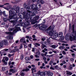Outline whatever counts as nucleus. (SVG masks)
Listing matches in <instances>:
<instances>
[{
	"instance_id": "nucleus-1",
	"label": "nucleus",
	"mask_w": 76,
	"mask_h": 76,
	"mask_svg": "<svg viewBox=\"0 0 76 76\" xmlns=\"http://www.w3.org/2000/svg\"><path fill=\"white\" fill-rule=\"evenodd\" d=\"M37 5H35V4H32L30 5L29 6V5H27V4L25 3L24 4V8L26 7V9L27 10V12L26 15H24V17L25 18V20L26 22V25H29V19L30 20L32 19V17L34 16L35 15L30 14H32V12L31 11L29 10L32 9V10H37Z\"/></svg>"
},
{
	"instance_id": "nucleus-2",
	"label": "nucleus",
	"mask_w": 76,
	"mask_h": 76,
	"mask_svg": "<svg viewBox=\"0 0 76 76\" xmlns=\"http://www.w3.org/2000/svg\"><path fill=\"white\" fill-rule=\"evenodd\" d=\"M12 10L9 11V15L10 16L9 17V20L11 19H16L17 18V15L16 13H18L19 12V8L16 5L14 6Z\"/></svg>"
},
{
	"instance_id": "nucleus-3",
	"label": "nucleus",
	"mask_w": 76,
	"mask_h": 76,
	"mask_svg": "<svg viewBox=\"0 0 76 76\" xmlns=\"http://www.w3.org/2000/svg\"><path fill=\"white\" fill-rule=\"evenodd\" d=\"M55 28V26L54 25L50 26L47 29V33H48L49 36L53 37V34H55L53 36L54 38H56L58 37V33L56 32V31H53Z\"/></svg>"
},
{
	"instance_id": "nucleus-4",
	"label": "nucleus",
	"mask_w": 76,
	"mask_h": 76,
	"mask_svg": "<svg viewBox=\"0 0 76 76\" xmlns=\"http://www.w3.org/2000/svg\"><path fill=\"white\" fill-rule=\"evenodd\" d=\"M75 26L74 25H72V32L71 33V35H70V33L66 34L65 37V39H67L69 38L71 41H73V40H75L76 38V31H75Z\"/></svg>"
},
{
	"instance_id": "nucleus-5",
	"label": "nucleus",
	"mask_w": 76,
	"mask_h": 76,
	"mask_svg": "<svg viewBox=\"0 0 76 76\" xmlns=\"http://www.w3.org/2000/svg\"><path fill=\"white\" fill-rule=\"evenodd\" d=\"M19 25H16L15 26V28H14V30L13 31V34H15V33H16L18 31H21V29L20 28V27H18V26H19Z\"/></svg>"
},
{
	"instance_id": "nucleus-6",
	"label": "nucleus",
	"mask_w": 76,
	"mask_h": 76,
	"mask_svg": "<svg viewBox=\"0 0 76 76\" xmlns=\"http://www.w3.org/2000/svg\"><path fill=\"white\" fill-rule=\"evenodd\" d=\"M16 19V18H11V19L9 20V17H8V19L7 18H3V20H4V22H6L8 20H9V21L10 22H11L12 23H14V22H15V21H14V20H12L11 21L10 20L11 19Z\"/></svg>"
},
{
	"instance_id": "nucleus-7",
	"label": "nucleus",
	"mask_w": 76,
	"mask_h": 76,
	"mask_svg": "<svg viewBox=\"0 0 76 76\" xmlns=\"http://www.w3.org/2000/svg\"><path fill=\"white\" fill-rule=\"evenodd\" d=\"M38 74H39V75H40L41 76H45V75L44 74V72H41L40 71H38L37 72Z\"/></svg>"
},
{
	"instance_id": "nucleus-8",
	"label": "nucleus",
	"mask_w": 76,
	"mask_h": 76,
	"mask_svg": "<svg viewBox=\"0 0 76 76\" xmlns=\"http://www.w3.org/2000/svg\"><path fill=\"white\" fill-rule=\"evenodd\" d=\"M2 44L4 45H6L7 44V41L6 40H5L1 41Z\"/></svg>"
},
{
	"instance_id": "nucleus-9",
	"label": "nucleus",
	"mask_w": 76,
	"mask_h": 76,
	"mask_svg": "<svg viewBox=\"0 0 76 76\" xmlns=\"http://www.w3.org/2000/svg\"><path fill=\"white\" fill-rule=\"evenodd\" d=\"M10 72H12V73H14L15 72H17V69H10Z\"/></svg>"
},
{
	"instance_id": "nucleus-10",
	"label": "nucleus",
	"mask_w": 76,
	"mask_h": 76,
	"mask_svg": "<svg viewBox=\"0 0 76 76\" xmlns=\"http://www.w3.org/2000/svg\"><path fill=\"white\" fill-rule=\"evenodd\" d=\"M58 37L60 38L61 37L63 36V33L62 32H60L58 34Z\"/></svg>"
},
{
	"instance_id": "nucleus-11",
	"label": "nucleus",
	"mask_w": 76,
	"mask_h": 76,
	"mask_svg": "<svg viewBox=\"0 0 76 76\" xmlns=\"http://www.w3.org/2000/svg\"><path fill=\"white\" fill-rule=\"evenodd\" d=\"M66 75H69V76H71L72 75V73L69 72V71H66Z\"/></svg>"
},
{
	"instance_id": "nucleus-12",
	"label": "nucleus",
	"mask_w": 76,
	"mask_h": 76,
	"mask_svg": "<svg viewBox=\"0 0 76 76\" xmlns=\"http://www.w3.org/2000/svg\"><path fill=\"white\" fill-rule=\"evenodd\" d=\"M37 3H40V4H44V2L42 0H38L37 1Z\"/></svg>"
},
{
	"instance_id": "nucleus-13",
	"label": "nucleus",
	"mask_w": 76,
	"mask_h": 76,
	"mask_svg": "<svg viewBox=\"0 0 76 76\" xmlns=\"http://www.w3.org/2000/svg\"><path fill=\"white\" fill-rule=\"evenodd\" d=\"M48 76H52L53 75V73L51 72L50 71H48Z\"/></svg>"
},
{
	"instance_id": "nucleus-14",
	"label": "nucleus",
	"mask_w": 76,
	"mask_h": 76,
	"mask_svg": "<svg viewBox=\"0 0 76 76\" xmlns=\"http://www.w3.org/2000/svg\"><path fill=\"white\" fill-rule=\"evenodd\" d=\"M29 68H26V69H23L21 70V72H28V71H29Z\"/></svg>"
},
{
	"instance_id": "nucleus-15",
	"label": "nucleus",
	"mask_w": 76,
	"mask_h": 76,
	"mask_svg": "<svg viewBox=\"0 0 76 76\" xmlns=\"http://www.w3.org/2000/svg\"><path fill=\"white\" fill-rule=\"evenodd\" d=\"M51 47L53 48V49H55L56 48H57V46L56 45H51Z\"/></svg>"
},
{
	"instance_id": "nucleus-16",
	"label": "nucleus",
	"mask_w": 76,
	"mask_h": 76,
	"mask_svg": "<svg viewBox=\"0 0 76 76\" xmlns=\"http://www.w3.org/2000/svg\"><path fill=\"white\" fill-rule=\"evenodd\" d=\"M39 29L40 30H42V31L45 30V29H44V27H43V26H42L40 27L39 28Z\"/></svg>"
},
{
	"instance_id": "nucleus-17",
	"label": "nucleus",
	"mask_w": 76,
	"mask_h": 76,
	"mask_svg": "<svg viewBox=\"0 0 76 76\" xmlns=\"http://www.w3.org/2000/svg\"><path fill=\"white\" fill-rule=\"evenodd\" d=\"M8 38H9L10 39H13V36H10V35L8 36Z\"/></svg>"
},
{
	"instance_id": "nucleus-18",
	"label": "nucleus",
	"mask_w": 76,
	"mask_h": 76,
	"mask_svg": "<svg viewBox=\"0 0 76 76\" xmlns=\"http://www.w3.org/2000/svg\"><path fill=\"white\" fill-rule=\"evenodd\" d=\"M3 15H4V16H5V17H7L8 16V15H6V13H5V11L3 12Z\"/></svg>"
},
{
	"instance_id": "nucleus-19",
	"label": "nucleus",
	"mask_w": 76,
	"mask_h": 76,
	"mask_svg": "<svg viewBox=\"0 0 76 76\" xmlns=\"http://www.w3.org/2000/svg\"><path fill=\"white\" fill-rule=\"evenodd\" d=\"M36 68L35 67H33L31 69V71H34V72H36Z\"/></svg>"
},
{
	"instance_id": "nucleus-20",
	"label": "nucleus",
	"mask_w": 76,
	"mask_h": 76,
	"mask_svg": "<svg viewBox=\"0 0 76 76\" xmlns=\"http://www.w3.org/2000/svg\"><path fill=\"white\" fill-rule=\"evenodd\" d=\"M41 44H42V45H44V44H47V42H43L42 41L40 42Z\"/></svg>"
},
{
	"instance_id": "nucleus-21",
	"label": "nucleus",
	"mask_w": 76,
	"mask_h": 76,
	"mask_svg": "<svg viewBox=\"0 0 76 76\" xmlns=\"http://www.w3.org/2000/svg\"><path fill=\"white\" fill-rule=\"evenodd\" d=\"M3 59H4H4H5V60L7 61H8V60H9V58H8L7 57H3Z\"/></svg>"
},
{
	"instance_id": "nucleus-22",
	"label": "nucleus",
	"mask_w": 76,
	"mask_h": 76,
	"mask_svg": "<svg viewBox=\"0 0 76 76\" xmlns=\"http://www.w3.org/2000/svg\"><path fill=\"white\" fill-rule=\"evenodd\" d=\"M45 51H48V49H47L46 48H45L44 50H42V52L43 53H45Z\"/></svg>"
},
{
	"instance_id": "nucleus-23",
	"label": "nucleus",
	"mask_w": 76,
	"mask_h": 76,
	"mask_svg": "<svg viewBox=\"0 0 76 76\" xmlns=\"http://www.w3.org/2000/svg\"><path fill=\"white\" fill-rule=\"evenodd\" d=\"M2 60L3 62L4 63V64L6 65L7 64V62H6V61H5V60L4 59H3Z\"/></svg>"
},
{
	"instance_id": "nucleus-24",
	"label": "nucleus",
	"mask_w": 76,
	"mask_h": 76,
	"mask_svg": "<svg viewBox=\"0 0 76 76\" xmlns=\"http://www.w3.org/2000/svg\"><path fill=\"white\" fill-rule=\"evenodd\" d=\"M14 29V28L13 27H11V28H9V30L10 31H13Z\"/></svg>"
},
{
	"instance_id": "nucleus-25",
	"label": "nucleus",
	"mask_w": 76,
	"mask_h": 76,
	"mask_svg": "<svg viewBox=\"0 0 76 76\" xmlns=\"http://www.w3.org/2000/svg\"><path fill=\"white\" fill-rule=\"evenodd\" d=\"M25 59L27 61L30 60H31V58L29 57H26L25 58Z\"/></svg>"
},
{
	"instance_id": "nucleus-26",
	"label": "nucleus",
	"mask_w": 76,
	"mask_h": 76,
	"mask_svg": "<svg viewBox=\"0 0 76 76\" xmlns=\"http://www.w3.org/2000/svg\"><path fill=\"white\" fill-rule=\"evenodd\" d=\"M65 48V47L63 46H61L59 47V49L61 50H63V49H64Z\"/></svg>"
},
{
	"instance_id": "nucleus-27",
	"label": "nucleus",
	"mask_w": 76,
	"mask_h": 76,
	"mask_svg": "<svg viewBox=\"0 0 76 76\" xmlns=\"http://www.w3.org/2000/svg\"><path fill=\"white\" fill-rule=\"evenodd\" d=\"M20 75L21 76H23L25 75V73H24V72H21L20 73Z\"/></svg>"
},
{
	"instance_id": "nucleus-28",
	"label": "nucleus",
	"mask_w": 76,
	"mask_h": 76,
	"mask_svg": "<svg viewBox=\"0 0 76 76\" xmlns=\"http://www.w3.org/2000/svg\"><path fill=\"white\" fill-rule=\"evenodd\" d=\"M5 34H8V35H12V33L11 32H6Z\"/></svg>"
},
{
	"instance_id": "nucleus-29",
	"label": "nucleus",
	"mask_w": 76,
	"mask_h": 76,
	"mask_svg": "<svg viewBox=\"0 0 76 76\" xmlns=\"http://www.w3.org/2000/svg\"><path fill=\"white\" fill-rule=\"evenodd\" d=\"M43 26V28H44L45 30V29L47 28V26L46 25H44Z\"/></svg>"
},
{
	"instance_id": "nucleus-30",
	"label": "nucleus",
	"mask_w": 76,
	"mask_h": 76,
	"mask_svg": "<svg viewBox=\"0 0 76 76\" xmlns=\"http://www.w3.org/2000/svg\"><path fill=\"white\" fill-rule=\"evenodd\" d=\"M33 76H39V74H33Z\"/></svg>"
},
{
	"instance_id": "nucleus-31",
	"label": "nucleus",
	"mask_w": 76,
	"mask_h": 76,
	"mask_svg": "<svg viewBox=\"0 0 76 76\" xmlns=\"http://www.w3.org/2000/svg\"><path fill=\"white\" fill-rule=\"evenodd\" d=\"M44 72L45 75H48V71H46Z\"/></svg>"
},
{
	"instance_id": "nucleus-32",
	"label": "nucleus",
	"mask_w": 76,
	"mask_h": 76,
	"mask_svg": "<svg viewBox=\"0 0 76 76\" xmlns=\"http://www.w3.org/2000/svg\"><path fill=\"white\" fill-rule=\"evenodd\" d=\"M3 45L1 42H0V48H1L3 47Z\"/></svg>"
},
{
	"instance_id": "nucleus-33",
	"label": "nucleus",
	"mask_w": 76,
	"mask_h": 76,
	"mask_svg": "<svg viewBox=\"0 0 76 76\" xmlns=\"http://www.w3.org/2000/svg\"><path fill=\"white\" fill-rule=\"evenodd\" d=\"M52 63H53V61H51L49 63V64L51 65V64H52Z\"/></svg>"
},
{
	"instance_id": "nucleus-34",
	"label": "nucleus",
	"mask_w": 76,
	"mask_h": 76,
	"mask_svg": "<svg viewBox=\"0 0 76 76\" xmlns=\"http://www.w3.org/2000/svg\"><path fill=\"white\" fill-rule=\"evenodd\" d=\"M40 54L41 53L39 51H38L36 53V54H37V55H40Z\"/></svg>"
},
{
	"instance_id": "nucleus-35",
	"label": "nucleus",
	"mask_w": 76,
	"mask_h": 76,
	"mask_svg": "<svg viewBox=\"0 0 76 76\" xmlns=\"http://www.w3.org/2000/svg\"><path fill=\"white\" fill-rule=\"evenodd\" d=\"M23 47V45H22V44H21L20 47V49H22V48Z\"/></svg>"
},
{
	"instance_id": "nucleus-36",
	"label": "nucleus",
	"mask_w": 76,
	"mask_h": 76,
	"mask_svg": "<svg viewBox=\"0 0 76 76\" xmlns=\"http://www.w3.org/2000/svg\"><path fill=\"white\" fill-rule=\"evenodd\" d=\"M32 44H29L28 45V47H29L30 48H32V47H31V45Z\"/></svg>"
},
{
	"instance_id": "nucleus-37",
	"label": "nucleus",
	"mask_w": 76,
	"mask_h": 76,
	"mask_svg": "<svg viewBox=\"0 0 76 76\" xmlns=\"http://www.w3.org/2000/svg\"><path fill=\"white\" fill-rule=\"evenodd\" d=\"M62 53L63 54H64V55H66V52H65V51H62Z\"/></svg>"
},
{
	"instance_id": "nucleus-38",
	"label": "nucleus",
	"mask_w": 76,
	"mask_h": 76,
	"mask_svg": "<svg viewBox=\"0 0 76 76\" xmlns=\"http://www.w3.org/2000/svg\"><path fill=\"white\" fill-rule=\"evenodd\" d=\"M45 39H45V37H43V38H42V41H45Z\"/></svg>"
},
{
	"instance_id": "nucleus-39",
	"label": "nucleus",
	"mask_w": 76,
	"mask_h": 76,
	"mask_svg": "<svg viewBox=\"0 0 76 76\" xmlns=\"http://www.w3.org/2000/svg\"><path fill=\"white\" fill-rule=\"evenodd\" d=\"M2 70H3V71H5L6 70L5 67H3L2 68Z\"/></svg>"
},
{
	"instance_id": "nucleus-40",
	"label": "nucleus",
	"mask_w": 76,
	"mask_h": 76,
	"mask_svg": "<svg viewBox=\"0 0 76 76\" xmlns=\"http://www.w3.org/2000/svg\"><path fill=\"white\" fill-rule=\"evenodd\" d=\"M39 19V16H37V17H36L35 18V20H38Z\"/></svg>"
},
{
	"instance_id": "nucleus-41",
	"label": "nucleus",
	"mask_w": 76,
	"mask_h": 76,
	"mask_svg": "<svg viewBox=\"0 0 76 76\" xmlns=\"http://www.w3.org/2000/svg\"><path fill=\"white\" fill-rule=\"evenodd\" d=\"M42 48H44L45 47V45H42Z\"/></svg>"
},
{
	"instance_id": "nucleus-42",
	"label": "nucleus",
	"mask_w": 76,
	"mask_h": 76,
	"mask_svg": "<svg viewBox=\"0 0 76 76\" xmlns=\"http://www.w3.org/2000/svg\"><path fill=\"white\" fill-rule=\"evenodd\" d=\"M75 48L76 47V45H73L71 47V48Z\"/></svg>"
},
{
	"instance_id": "nucleus-43",
	"label": "nucleus",
	"mask_w": 76,
	"mask_h": 76,
	"mask_svg": "<svg viewBox=\"0 0 76 76\" xmlns=\"http://www.w3.org/2000/svg\"><path fill=\"white\" fill-rule=\"evenodd\" d=\"M72 68H73V66L72 65H70L69 67L70 69V70L71 69H72Z\"/></svg>"
},
{
	"instance_id": "nucleus-44",
	"label": "nucleus",
	"mask_w": 76,
	"mask_h": 76,
	"mask_svg": "<svg viewBox=\"0 0 76 76\" xmlns=\"http://www.w3.org/2000/svg\"><path fill=\"white\" fill-rule=\"evenodd\" d=\"M71 23H70L69 24V30H70V29H71Z\"/></svg>"
},
{
	"instance_id": "nucleus-45",
	"label": "nucleus",
	"mask_w": 76,
	"mask_h": 76,
	"mask_svg": "<svg viewBox=\"0 0 76 76\" xmlns=\"http://www.w3.org/2000/svg\"><path fill=\"white\" fill-rule=\"evenodd\" d=\"M38 6H39V7H37V10H38V9H39V8H40V7H41V5L40 4H39L38 5Z\"/></svg>"
},
{
	"instance_id": "nucleus-46",
	"label": "nucleus",
	"mask_w": 76,
	"mask_h": 76,
	"mask_svg": "<svg viewBox=\"0 0 76 76\" xmlns=\"http://www.w3.org/2000/svg\"><path fill=\"white\" fill-rule=\"evenodd\" d=\"M35 56L36 57V58H39V56H38L37 55H35Z\"/></svg>"
},
{
	"instance_id": "nucleus-47",
	"label": "nucleus",
	"mask_w": 76,
	"mask_h": 76,
	"mask_svg": "<svg viewBox=\"0 0 76 76\" xmlns=\"http://www.w3.org/2000/svg\"><path fill=\"white\" fill-rule=\"evenodd\" d=\"M47 54H48V53L47 52H45V53L44 55L45 56H47Z\"/></svg>"
},
{
	"instance_id": "nucleus-48",
	"label": "nucleus",
	"mask_w": 76,
	"mask_h": 76,
	"mask_svg": "<svg viewBox=\"0 0 76 76\" xmlns=\"http://www.w3.org/2000/svg\"><path fill=\"white\" fill-rule=\"evenodd\" d=\"M38 0H32V1L33 2H35V1L36 2H38Z\"/></svg>"
},
{
	"instance_id": "nucleus-49",
	"label": "nucleus",
	"mask_w": 76,
	"mask_h": 76,
	"mask_svg": "<svg viewBox=\"0 0 76 76\" xmlns=\"http://www.w3.org/2000/svg\"><path fill=\"white\" fill-rule=\"evenodd\" d=\"M37 13H38L37 11H34L33 12V13H34V14H37Z\"/></svg>"
},
{
	"instance_id": "nucleus-50",
	"label": "nucleus",
	"mask_w": 76,
	"mask_h": 76,
	"mask_svg": "<svg viewBox=\"0 0 76 76\" xmlns=\"http://www.w3.org/2000/svg\"><path fill=\"white\" fill-rule=\"evenodd\" d=\"M70 60L71 61H73L74 60V59L73 58H70Z\"/></svg>"
},
{
	"instance_id": "nucleus-51",
	"label": "nucleus",
	"mask_w": 76,
	"mask_h": 76,
	"mask_svg": "<svg viewBox=\"0 0 76 76\" xmlns=\"http://www.w3.org/2000/svg\"><path fill=\"white\" fill-rule=\"evenodd\" d=\"M14 51L15 52H16V51H19V49H14Z\"/></svg>"
},
{
	"instance_id": "nucleus-52",
	"label": "nucleus",
	"mask_w": 76,
	"mask_h": 76,
	"mask_svg": "<svg viewBox=\"0 0 76 76\" xmlns=\"http://www.w3.org/2000/svg\"><path fill=\"white\" fill-rule=\"evenodd\" d=\"M23 40H24V38L21 39L20 40V42H22L23 41Z\"/></svg>"
},
{
	"instance_id": "nucleus-53",
	"label": "nucleus",
	"mask_w": 76,
	"mask_h": 76,
	"mask_svg": "<svg viewBox=\"0 0 76 76\" xmlns=\"http://www.w3.org/2000/svg\"><path fill=\"white\" fill-rule=\"evenodd\" d=\"M43 59L45 61L47 60V58L45 57H44L43 58Z\"/></svg>"
},
{
	"instance_id": "nucleus-54",
	"label": "nucleus",
	"mask_w": 76,
	"mask_h": 76,
	"mask_svg": "<svg viewBox=\"0 0 76 76\" xmlns=\"http://www.w3.org/2000/svg\"><path fill=\"white\" fill-rule=\"evenodd\" d=\"M50 69H51V70H54V69L52 66H50Z\"/></svg>"
},
{
	"instance_id": "nucleus-55",
	"label": "nucleus",
	"mask_w": 76,
	"mask_h": 76,
	"mask_svg": "<svg viewBox=\"0 0 76 76\" xmlns=\"http://www.w3.org/2000/svg\"><path fill=\"white\" fill-rule=\"evenodd\" d=\"M23 55H21V60H22L23 59Z\"/></svg>"
},
{
	"instance_id": "nucleus-56",
	"label": "nucleus",
	"mask_w": 76,
	"mask_h": 76,
	"mask_svg": "<svg viewBox=\"0 0 76 76\" xmlns=\"http://www.w3.org/2000/svg\"><path fill=\"white\" fill-rule=\"evenodd\" d=\"M1 25H6V23H3L1 24Z\"/></svg>"
},
{
	"instance_id": "nucleus-57",
	"label": "nucleus",
	"mask_w": 76,
	"mask_h": 76,
	"mask_svg": "<svg viewBox=\"0 0 76 76\" xmlns=\"http://www.w3.org/2000/svg\"><path fill=\"white\" fill-rule=\"evenodd\" d=\"M32 37L33 38H35V35H32Z\"/></svg>"
},
{
	"instance_id": "nucleus-58",
	"label": "nucleus",
	"mask_w": 76,
	"mask_h": 76,
	"mask_svg": "<svg viewBox=\"0 0 76 76\" xmlns=\"http://www.w3.org/2000/svg\"><path fill=\"white\" fill-rule=\"evenodd\" d=\"M36 61H39V58H36L35 59Z\"/></svg>"
},
{
	"instance_id": "nucleus-59",
	"label": "nucleus",
	"mask_w": 76,
	"mask_h": 76,
	"mask_svg": "<svg viewBox=\"0 0 76 76\" xmlns=\"http://www.w3.org/2000/svg\"><path fill=\"white\" fill-rule=\"evenodd\" d=\"M15 50H13L12 51H10V53H15Z\"/></svg>"
},
{
	"instance_id": "nucleus-60",
	"label": "nucleus",
	"mask_w": 76,
	"mask_h": 76,
	"mask_svg": "<svg viewBox=\"0 0 76 76\" xmlns=\"http://www.w3.org/2000/svg\"><path fill=\"white\" fill-rule=\"evenodd\" d=\"M36 45H38V46H40V44L38 43H36Z\"/></svg>"
},
{
	"instance_id": "nucleus-61",
	"label": "nucleus",
	"mask_w": 76,
	"mask_h": 76,
	"mask_svg": "<svg viewBox=\"0 0 76 76\" xmlns=\"http://www.w3.org/2000/svg\"><path fill=\"white\" fill-rule=\"evenodd\" d=\"M26 38H27V39H28V38H29V37L28 36H26Z\"/></svg>"
},
{
	"instance_id": "nucleus-62",
	"label": "nucleus",
	"mask_w": 76,
	"mask_h": 76,
	"mask_svg": "<svg viewBox=\"0 0 76 76\" xmlns=\"http://www.w3.org/2000/svg\"><path fill=\"white\" fill-rule=\"evenodd\" d=\"M32 48V51H33V52L35 51V49L34 48Z\"/></svg>"
},
{
	"instance_id": "nucleus-63",
	"label": "nucleus",
	"mask_w": 76,
	"mask_h": 76,
	"mask_svg": "<svg viewBox=\"0 0 76 76\" xmlns=\"http://www.w3.org/2000/svg\"><path fill=\"white\" fill-rule=\"evenodd\" d=\"M28 38H29V40L30 41H31V39H32V38H31V37H30Z\"/></svg>"
},
{
	"instance_id": "nucleus-64",
	"label": "nucleus",
	"mask_w": 76,
	"mask_h": 76,
	"mask_svg": "<svg viewBox=\"0 0 76 76\" xmlns=\"http://www.w3.org/2000/svg\"><path fill=\"white\" fill-rule=\"evenodd\" d=\"M63 56H61L59 57V58L60 59H61L62 58H63Z\"/></svg>"
}]
</instances>
